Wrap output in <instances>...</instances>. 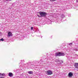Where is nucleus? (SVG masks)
I'll return each mask as SVG.
<instances>
[{
    "label": "nucleus",
    "instance_id": "f8f14e48",
    "mask_svg": "<svg viewBox=\"0 0 78 78\" xmlns=\"http://www.w3.org/2000/svg\"><path fill=\"white\" fill-rule=\"evenodd\" d=\"M55 62H59V60H55Z\"/></svg>",
    "mask_w": 78,
    "mask_h": 78
},
{
    "label": "nucleus",
    "instance_id": "dca6fc26",
    "mask_svg": "<svg viewBox=\"0 0 78 78\" xmlns=\"http://www.w3.org/2000/svg\"><path fill=\"white\" fill-rule=\"evenodd\" d=\"M57 65H61V63H57Z\"/></svg>",
    "mask_w": 78,
    "mask_h": 78
},
{
    "label": "nucleus",
    "instance_id": "ddd939ff",
    "mask_svg": "<svg viewBox=\"0 0 78 78\" xmlns=\"http://www.w3.org/2000/svg\"><path fill=\"white\" fill-rule=\"evenodd\" d=\"M2 76H5V73L1 74Z\"/></svg>",
    "mask_w": 78,
    "mask_h": 78
},
{
    "label": "nucleus",
    "instance_id": "4be33fe9",
    "mask_svg": "<svg viewBox=\"0 0 78 78\" xmlns=\"http://www.w3.org/2000/svg\"><path fill=\"white\" fill-rule=\"evenodd\" d=\"M0 78H4V77H0Z\"/></svg>",
    "mask_w": 78,
    "mask_h": 78
},
{
    "label": "nucleus",
    "instance_id": "f3484780",
    "mask_svg": "<svg viewBox=\"0 0 78 78\" xmlns=\"http://www.w3.org/2000/svg\"><path fill=\"white\" fill-rule=\"evenodd\" d=\"M11 0H6V1L7 2H9V1H11Z\"/></svg>",
    "mask_w": 78,
    "mask_h": 78
},
{
    "label": "nucleus",
    "instance_id": "f257e3e1",
    "mask_svg": "<svg viewBox=\"0 0 78 78\" xmlns=\"http://www.w3.org/2000/svg\"><path fill=\"white\" fill-rule=\"evenodd\" d=\"M32 62H30V61H29L28 63H27L26 64V65L24 64H22V66H21V67H22V68H24V67H25L26 65V66H27V67H30V66H32L33 65V64H32Z\"/></svg>",
    "mask_w": 78,
    "mask_h": 78
},
{
    "label": "nucleus",
    "instance_id": "cd10ccee",
    "mask_svg": "<svg viewBox=\"0 0 78 78\" xmlns=\"http://www.w3.org/2000/svg\"><path fill=\"white\" fill-rule=\"evenodd\" d=\"M0 75H1V73H0Z\"/></svg>",
    "mask_w": 78,
    "mask_h": 78
},
{
    "label": "nucleus",
    "instance_id": "9d476101",
    "mask_svg": "<svg viewBox=\"0 0 78 78\" xmlns=\"http://www.w3.org/2000/svg\"><path fill=\"white\" fill-rule=\"evenodd\" d=\"M36 32L37 33H40V31H39V30L38 29H37L36 30Z\"/></svg>",
    "mask_w": 78,
    "mask_h": 78
},
{
    "label": "nucleus",
    "instance_id": "6e6552de",
    "mask_svg": "<svg viewBox=\"0 0 78 78\" xmlns=\"http://www.w3.org/2000/svg\"><path fill=\"white\" fill-rule=\"evenodd\" d=\"M9 76L10 77H12V76H13V74H12V73H9Z\"/></svg>",
    "mask_w": 78,
    "mask_h": 78
},
{
    "label": "nucleus",
    "instance_id": "4468645a",
    "mask_svg": "<svg viewBox=\"0 0 78 78\" xmlns=\"http://www.w3.org/2000/svg\"><path fill=\"white\" fill-rule=\"evenodd\" d=\"M69 45H70L71 46L72 45V43H69Z\"/></svg>",
    "mask_w": 78,
    "mask_h": 78
},
{
    "label": "nucleus",
    "instance_id": "5701e85b",
    "mask_svg": "<svg viewBox=\"0 0 78 78\" xmlns=\"http://www.w3.org/2000/svg\"><path fill=\"white\" fill-rule=\"evenodd\" d=\"M37 16H38V17H40V16H39V15H37Z\"/></svg>",
    "mask_w": 78,
    "mask_h": 78
},
{
    "label": "nucleus",
    "instance_id": "6ab92c4d",
    "mask_svg": "<svg viewBox=\"0 0 78 78\" xmlns=\"http://www.w3.org/2000/svg\"><path fill=\"white\" fill-rule=\"evenodd\" d=\"M51 1H52V2H54L56 0H50Z\"/></svg>",
    "mask_w": 78,
    "mask_h": 78
},
{
    "label": "nucleus",
    "instance_id": "2eb2a0df",
    "mask_svg": "<svg viewBox=\"0 0 78 78\" xmlns=\"http://www.w3.org/2000/svg\"><path fill=\"white\" fill-rule=\"evenodd\" d=\"M0 41H4V39H3V38H2L1 39H0Z\"/></svg>",
    "mask_w": 78,
    "mask_h": 78
},
{
    "label": "nucleus",
    "instance_id": "1a4fd4ad",
    "mask_svg": "<svg viewBox=\"0 0 78 78\" xmlns=\"http://www.w3.org/2000/svg\"><path fill=\"white\" fill-rule=\"evenodd\" d=\"M27 73H29V74H30V75H31L33 74V71H28Z\"/></svg>",
    "mask_w": 78,
    "mask_h": 78
},
{
    "label": "nucleus",
    "instance_id": "f03ea898",
    "mask_svg": "<svg viewBox=\"0 0 78 78\" xmlns=\"http://www.w3.org/2000/svg\"><path fill=\"white\" fill-rule=\"evenodd\" d=\"M40 15L41 16V17H46V16L47 15V13L45 12H38Z\"/></svg>",
    "mask_w": 78,
    "mask_h": 78
},
{
    "label": "nucleus",
    "instance_id": "412c9836",
    "mask_svg": "<svg viewBox=\"0 0 78 78\" xmlns=\"http://www.w3.org/2000/svg\"><path fill=\"white\" fill-rule=\"evenodd\" d=\"M68 16H69V17H70V14H69L68 15Z\"/></svg>",
    "mask_w": 78,
    "mask_h": 78
},
{
    "label": "nucleus",
    "instance_id": "a211bd4d",
    "mask_svg": "<svg viewBox=\"0 0 78 78\" xmlns=\"http://www.w3.org/2000/svg\"><path fill=\"white\" fill-rule=\"evenodd\" d=\"M33 30V27H31V30Z\"/></svg>",
    "mask_w": 78,
    "mask_h": 78
},
{
    "label": "nucleus",
    "instance_id": "bb28decb",
    "mask_svg": "<svg viewBox=\"0 0 78 78\" xmlns=\"http://www.w3.org/2000/svg\"><path fill=\"white\" fill-rule=\"evenodd\" d=\"M27 68H28V69H29L30 68H28V67Z\"/></svg>",
    "mask_w": 78,
    "mask_h": 78
},
{
    "label": "nucleus",
    "instance_id": "423d86ee",
    "mask_svg": "<svg viewBox=\"0 0 78 78\" xmlns=\"http://www.w3.org/2000/svg\"><path fill=\"white\" fill-rule=\"evenodd\" d=\"M8 36L9 37H11V36H12V33L11 32H9L8 33Z\"/></svg>",
    "mask_w": 78,
    "mask_h": 78
},
{
    "label": "nucleus",
    "instance_id": "7ed1b4c3",
    "mask_svg": "<svg viewBox=\"0 0 78 78\" xmlns=\"http://www.w3.org/2000/svg\"><path fill=\"white\" fill-rule=\"evenodd\" d=\"M64 55H65V54L64 53L60 52L56 53L55 54V56H64Z\"/></svg>",
    "mask_w": 78,
    "mask_h": 78
},
{
    "label": "nucleus",
    "instance_id": "39448f33",
    "mask_svg": "<svg viewBox=\"0 0 78 78\" xmlns=\"http://www.w3.org/2000/svg\"><path fill=\"white\" fill-rule=\"evenodd\" d=\"M73 76V73L72 72H69L68 74L69 77H72Z\"/></svg>",
    "mask_w": 78,
    "mask_h": 78
},
{
    "label": "nucleus",
    "instance_id": "a878e982",
    "mask_svg": "<svg viewBox=\"0 0 78 78\" xmlns=\"http://www.w3.org/2000/svg\"><path fill=\"white\" fill-rule=\"evenodd\" d=\"M76 1V2H78V0H77Z\"/></svg>",
    "mask_w": 78,
    "mask_h": 78
},
{
    "label": "nucleus",
    "instance_id": "b1692460",
    "mask_svg": "<svg viewBox=\"0 0 78 78\" xmlns=\"http://www.w3.org/2000/svg\"><path fill=\"white\" fill-rule=\"evenodd\" d=\"M61 62H62V63H63V61H61Z\"/></svg>",
    "mask_w": 78,
    "mask_h": 78
},
{
    "label": "nucleus",
    "instance_id": "393cba45",
    "mask_svg": "<svg viewBox=\"0 0 78 78\" xmlns=\"http://www.w3.org/2000/svg\"><path fill=\"white\" fill-rule=\"evenodd\" d=\"M23 60H21V62H23Z\"/></svg>",
    "mask_w": 78,
    "mask_h": 78
},
{
    "label": "nucleus",
    "instance_id": "aec40b11",
    "mask_svg": "<svg viewBox=\"0 0 78 78\" xmlns=\"http://www.w3.org/2000/svg\"><path fill=\"white\" fill-rule=\"evenodd\" d=\"M41 61V62H43V60H42V59H41L40 60Z\"/></svg>",
    "mask_w": 78,
    "mask_h": 78
},
{
    "label": "nucleus",
    "instance_id": "9b49d317",
    "mask_svg": "<svg viewBox=\"0 0 78 78\" xmlns=\"http://www.w3.org/2000/svg\"><path fill=\"white\" fill-rule=\"evenodd\" d=\"M61 17H62V18H64V17H65V16H64V14H62L61 15Z\"/></svg>",
    "mask_w": 78,
    "mask_h": 78
},
{
    "label": "nucleus",
    "instance_id": "0eeeda50",
    "mask_svg": "<svg viewBox=\"0 0 78 78\" xmlns=\"http://www.w3.org/2000/svg\"><path fill=\"white\" fill-rule=\"evenodd\" d=\"M75 68L76 69H78V63H75Z\"/></svg>",
    "mask_w": 78,
    "mask_h": 78
},
{
    "label": "nucleus",
    "instance_id": "20e7f679",
    "mask_svg": "<svg viewBox=\"0 0 78 78\" xmlns=\"http://www.w3.org/2000/svg\"><path fill=\"white\" fill-rule=\"evenodd\" d=\"M46 72V74L48 75H51L53 74V71L50 70L47 71Z\"/></svg>",
    "mask_w": 78,
    "mask_h": 78
}]
</instances>
